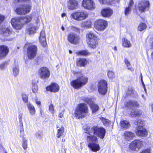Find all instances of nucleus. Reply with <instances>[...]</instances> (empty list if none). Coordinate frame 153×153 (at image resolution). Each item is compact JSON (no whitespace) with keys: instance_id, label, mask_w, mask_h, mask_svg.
<instances>
[{"instance_id":"nucleus-22","label":"nucleus","mask_w":153,"mask_h":153,"mask_svg":"<svg viewBox=\"0 0 153 153\" xmlns=\"http://www.w3.org/2000/svg\"><path fill=\"white\" fill-rule=\"evenodd\" d=\"M137 131L136 133L138 136L146 137L147 134V131L143 127H138Z\"/></svg>"},{"instance_id":"nucleus-8","label":"nucleus","mask_w":153,"mask_h":153,"mask_svg":"<svg viewBox=\"0 0 153 153\" xmlns=\"http://www.w3.org/2000/svg\"><path fill=\"white\" fill-rule=\"evenodd\" d=\"M150 3L148 0H141L139 1L138 9L140 11L143 12L148 10L149 8Z\"/></svg>"},{"instance_id":"nucleus-38","label":"nucleus","mask_w":153,"mask_h":153,"mask_svg":"<svg viewBox=\"0 0 153 153\" xmlns=\"http://www.w3.org/2000/svg\"><path fill=\"white\" fill-rule=\"evenodd\" d=\"M100 119L102 121L104 125L105 126H108L110 124V121L105 118L101 117L100 118Z\"/></svg>"},{"instance_id":"nucleus-26","label":"nucleus","mask_w":153,"mask_h":153,"mask_svg":"<svg viewBox=\"0 0 153 153\" xmlns=\"http://www.w3.org/2000/svg\"><path fill=\"white\" fill-rule=\"evenodd\" d=\"M120 125L121 128L124 130L129 128L130 126L129 122L126 120H121Z\"/></svg>"},{"instance_id":"nucleus-18","label":"nucleus","mask_w":153,"mask_h":153,"mask_svg":"<svg viewBox=\"0 0 153 153\" xmlns=\"http://www.w3.org/2000/svg\"><path fill=\"white\" fill-rule=\"evenodd\" d=\"M139 104L135 100H130L125 103V106L126 107L130 109H133L135 107H138Z\"/></svg>"},{"instance_id":"nucleus-2","label":"nucleus","mask_w":153,"mask_h":153,"mask_svg":"<svg viewBox=\"0 0 153 153\" xmlns=\"http://www.w3.org/2000/svg\"><path fill=\"white\" fill-rule=\"evenodd\" d=\"M88 113V107L86 104L82 103L79 104L74 112V115L77 119L83 118L86 116Z\"/></svg>"},{"instance_id":"nucleus-15","label":"nucleus","mask_w":153,"mask_h":153,"mask_svg":"<svg viewBox=\"0 0 153 153\" xmlns=\"http://www.w3.org/2000/svg\"><path fill=\"white\" fill-rule=\"evenodd\" d=\"M11 23L13 28L16 29H21L22 28L23 24L19 19H13Z\"/></svg>"},{"instance_id":"nucleus-7","label":"nucleus","mask_w":153,"mask_h":153,"mask_svg":"<svg viewBox=\"0 0 153 153\" xmlns=\"http://www.w3.org/2000/svg\"><path fill=\"white\" fill-rule=\"evenodd\" d=\"M107 82L104 80H101L99 82L98 91L100 94L103 95L106 94L107 90Z\"/></svg>"},{"instance_id":"nucleus-57","label":"nucleus","mask_w":153,"mask_h":153,"mask_svg":"<svg viewBox=\"0 0 153 153\" xmlns=\"http://www.w3.org/2000/svg\"><path fill=\"white\" fill-rule=\"evenodd\" d=\"M125 62L126 64V65L127 67H128L130 65V63L127 59H125Z\"/></svg>"},{"instance_id":"nucleus-25","label":"nucleus","mask_w":153,"mask_h":153,"mask_svg":"<svg viewBox=\"0 0 153 153\" xmlns=\"http://www.w3.org/2000/svg\"><path fill=\"white\" fill-rule=\"evenodd\" d=\"M89 47L93 49L95 48L98 45L97 39H95L91 41H88L87 42Z\"/></svg>"},{"instance_id":"nucleus-49","label":"nucleus","mask_w":153,"mask_h":153,"mask_svg":"<svg viewBox=\"0 0 153 153\" xmlns=\"http://www.w3.org/2000/svg\"><path fill=\"white\" fill-rule=\"evenodd\" d=\"M22 98L23 101L25 102H26L28 101V97L25 94H22Z\"/></svg>"},{"instance_id":"nucleus-1","label":"nucleus","mask_w":153,"mask_h":153,"mask_svg":"<svg viewBox=\"0 0 153 153\" xmlns=\"http://www.w3.org/2000/svg\"><path fill=\"white\" fill-rule=\"evenodd\" d=\"M86 135L87 140L88 142V147L91 150L97 152L100 150L99 145L96 143L97 142V138L94 135H96L101 139H103L105 134L106 131L103 127L94 126L91 128L87 127L84 129Z\"/></svg>"},{"instance_id":"nucleus-31","label":"nucleus","mask_w":153,"mask_h":153,"mask_svg":"<svg viewBox=\"0 0 153 153\" xmlns=\"http://www.w3.org/2000/svg\"><path fill=\"white\" fill-rule=\"evenodd\" d=\"M141 111L137 109L135 110H132L131 112V116L132 117H139L141 115Z\"/></svg>"},{"instance_id":"nucleus-33","label":"nucleus","mask_w":153,"mask_h":153,"mask_svg":"<svg viewBox=\"0 0 153 153\" xmlns=\"http://www.w3.org/2000/svg\"><path fill=\"white\" fill-rule=\"evenodd\" d=\"M76 53L79 56H88L90 54V53L88 50H82L77 51L76 52Z\"/></svg>"},{"instance_id":"nucleus-50","label":"nucleus","mask_w":153,"mask_h":153,"mask_svg":"<svg viewBox=\"0 0 153 153\" xmlns=\"http://www.w3.org/2000/svg\"><path fill=\"white\" fill-rule=\"evenodd\" d=\"M20 20L23 25L24 23H27L26 17H21Z\"/></svg>"},{"instance_id":"nucleus-37","label":"nucleus","mask_w":153,"mask_h":153,"mask_svg":"<svg viewBox=\"0 0 153 153\" xmlns=\"http://www.w3.org/2000/svg\"><path fill=\"white\" fill-rule=\"evenodd\" d=\"M90 106L92 109L93 113L96 112L99 109L98 106L97 104L93 103L91 104Z\"/></svg>"},{"instance_id":"nucleus-42","label":"nucleus","mask_w":153,"mask_h":153,"mask_svg":"<svg viewBox=\"0 0 153 153\" xmlns=\"http://www.w3.org/2000/svg\"><path fill=\"white\" fill-rule=\"evenodd\" d=\"M143 123V122L139 120H136L135 122V124L136 125H138V127H142Z\"/></svg>"},{"instance_id":"nucleus-64","label":"nucleus","mask_w":153,"mask_h":153,"mask_svg":"<svg viewBox=\"0 0 153 153\" xmlns=\"http://www.w3.org/2000/svg\"><path fill=\"white\" fill-rule=\"evenodd\" d=\"M62 30H65V29H64V27L63 26H62Z\"/></svg>"},{"instance_id":"nucleus-61","label":"nucleus","mask_w":153,"mask_h":153,"mask_svg":"<svg viewBox=\"0 0 153 153\" xmlns=\"http://www.w3.org/2000/svg\"><path fill=\"white\" fill-rule=\"evenodd\" d=\"M132 92H133L132 91H131L130 92H129V93L127 92V93H126V94H128V95H130V94H132Z\"/></svg>"},{"instance_id":"nucleus-59","label":"nucleus","mask_w":153,"mask_h":153,"mask_svg":"<svg viewBox=\"0 0 153 153\" xmlns=\"http://www.w3.org/2000/svg\"><path fill=\"white\" fill-rule=\"evenodd\" d=\"M63 112L60 113L59 114V117L60 118H62L63 117Z\"/></svg>"},{"instance_id":"nucleus-30","label":"nucleus","mask_w":153,"mask_h":153,"mask_svg":"<svg viewBox=\"0 0 153 153\" xmlns=\"http://www.w3.org/2000/svg\"><path fill=\"white\" fill-rule=\"evenodd\" d=\"M56 127L57 128H58L56 134V136L57 137L59 138L62 135L64 132V128L62 126H61L60 127L58 124L56 125Z\"/></svg>"},{"instance_id":"nucleus-11","label":"nucleus","mask_w":153,"mask_h":153,"mask_svg":"<svg viewBox=\"0 0 153 153\" xmlns=\"http://www.w3.org/2000/svg\"><path fill=\"white\" fill-rule=\"evenodd\" d=\"M37 47L32 45L28 47L27 49V56L28 58L31 59L33 58L36 54Z\"/></svg>"},{"instance_id":"nucleus-35","label":"nucleus","mask_w":153,"mask_h":153,"mask_svg":"<svg viewBox=\"0 0 153 153\" xmlns=\"http://www.w3.org/2000/svg\"><path fill=\"white\" fill-rule=\"evenodd\" d=\"M19 126L20 129V136L21 137H23L24 135V130L23 123H19Z\"/></svg>"},{"instance_id":"nucleus-10","label":"nucleus","mask_w":153,"mask_h":153,"mask_svg":"<svg viewBox=\"0 0 153 153\" xmlns=\"http://www.w3.org/2000/svg\"><path fill=\"white\" fill-rule=\"evenodd\" d=\"M40 77L42 79L48 78L50 76V72L49 69L46 67L41 68L38 71Z\"/></svg>"},{"instance_id":"nucleus-28","label":"nucleus","mask_w":153,"mask_h":153,"mask_svg":"<svg viewBox=\"0 0 153 153\" xmlns=\"http://www.w3.org/2000/svg\"><path fill=\"white\" fill-rule=\"evenodd\" d=\"M122 45L123 47L126 48H129L131 46L130 41L125 38L122 39Z\"/></svg>"},{"instance_id":"nucleus-20","label":"nucleus","mask_w":153,"mask_h":153,"mask_svg":"<svg viewBox=\"0 0 153 153\" xmlns=\"http://www.w3.org/2000/svg\"><path fill=\"white\" fill-rule=\"evenodd\" d=\"M46 90L52 92H56L58 91L59 90L58 85L56 83H53L50 85L46 87Z\"/></svg>"},{"instance_id":"nucleus-46","label":"nucleus","mask_w":153,"mask_h":153,"mask_svg":"<svg viewBox=\"0 0 153 153\" xmlns=\"http://www.w3.org/2000/svg\"><path fill=\"white\" fill-rule=\"evenodd\" d=\"M7 65V63L6 62H4L1 64L0 65V68L1 69H4L5 68Z\"/></svg>"},{"instance_id":"nucleus-53","label":"nucleus","mask_w":153,"mask_h":153,"mask_svg":"<svg viewBox=\"0 0 153 153\" xmlns=\"http://www.w3.org/2000/svg\"><path fill=\"white\" fill-rule=\"evenodd\" d=\"M25 17H26L27 23L30 22L32 19V16L31 15H28Z\"/></svg>"},{"instance_id":"nucleus-55","label":"nucleus","mask_w":153,"mask_h":153,"mask_svg":"<svg viewBox=\"0 0 153 153\" xmlns=\"http://www.w3.org/2000/svg\"><path fill=\"white\" fill-rule=\"evenodd\" d=\"M150 149H147L145 150H143L140 153H150Z\"/></svg>"},{"instance_id":"nucleus-58","label":"nucleus","mask_w":153,"mask_h":153,"mask_svg":"<svg viewBox=\"0 0 153 153\" xmlns=\"http://www.w3.org/2000/svg\"><path fill=\"white\" fill-rule=\"evenodd\" d=\"M36 104L38 105H41V102L40 101H38L37 100H36Z\"/></svg>"},{"instance_id":"nucleus-19","label":"nucleus","mask_w":153,"mask_h":153,"mask_svg":"<svg viewBox=\"0 0 153 153\" xmlns=\"http://www.w3.org/2000/svg\"><path fill=\"white\" fill-rule=\"evenodd\" d=\"M9 30L8 27L2 26L0 27V33L4 37V39L8 40L7 38L9 36Z\"/></svg>"},{"instance_id":"nucleus-23","label":"nucleus","mask_w":153,"mask_h":153,"mask_svg":"<svg viewBox=\"0 0 153 153\" xmlns=\"http://www.w3.org/2000/svg\"><path fill=\"white\" fill-rule=\"evenodd\" d=\"M134 136V134L133 133L126 131L125 132L123 136L124 138L127 140H131Z\"/></svg>"},{"instance_id":"nucleus-12","label":"nucleus","mask_w":153,"mask_h":153,"mask_svg":"<svg viewBox=\"0 0 153 153\" xmlns=\"http://www.w3.org/2000/svg\"><path fill=\"white\" fill-rule=\"evenodd\" d=\"M67 39L68 42L70 43L76 45L79 42V38L76 34L71 33L68 35Z\"/></svg>"},{"instance_id":"nucleus-41","label":"nucleus","mask_w":153,"mask_h":153,"mask_svg":"<svg viewBox=\"0 0 153 153\" xmlns=\"http://www.w3.org/2000/svg\"><path fill=\"white\" fill-rule=\"evenodd\" d=\"M131 10V7H128L125 8L124 13L126 16H128L129 15Z\"/></svg>"},{"instance_id":"nucleus-48","label":"nucleus","mask_w":153,"mask_h":153,"mask_svg":"<svg viewBox=\"0 0 153 153\" xmlns=\"http://www.w3.org/2000/svg\"><path fill=\"white\" fill-rule=\"evenodd\" d=\"M108 76L109 78L111 79L114 76V73L112 71H109L108 73Z\"/></svg>"},{"instance_id":"nucleus-14","label":"nucleus","mask_w":153,"mask_h":153,"mask_svg":"<svg viewBox=\"0 0 153 153\" xmlns=\"http://www.w3.org/2000/svg\"><path fill=\"white\" fill-rule=\"evenodd\" d=\"M142 142L138 140H135L132 141L129 145L130 149L132 150L137 151L142 146Z\"/></svg>"},{"instance_id":"nucleus-6","label":"nucleus","mask_w":153,"mask_h":153,"mask_svg":"<svg viewBox=\"0 0 153 153\" xmlns=\"http://www.w3.org/2000/svg\"><path fill=\"white\" fill-rule=\"evenodd\" d=\"M108 25L107 22L103 19H99L96 21L94 24V27L97 30L103 31L105 30Z\"/></svg>"},{"instance_id":"nucleus-13","label":"nucleus","mask_w":153,"mask_h":153,"mask_svg":"<svg viewBox=\"0 0 153 153\" xmlns=\"http://www.w3.org/2000/svg\"><path fill=\"white\" fill-rule=\"evenodd\" d=\"M38 22H39V21L37 22L36 25L30 24L27 26L26 31L28 34H32L36 32V31L39 28V25L38 24Z\"/></svg>"},{"instance_id":"nucleus-52","label":"nucleus","mask_w":153,"mask_h":153,"mask_svg":"<svg viewBox=\"0 0 153 153\" xmlns=\"http://www.w3.org/2000/svg\"><path fill=\"white\" fill-rule=\"evenodd\" d=\"M85 102L90 105L92 103L91 100L89 98H86L85 100Z\"/></svg>"},{"instance_id":"nucleus-56","label":"nucleus","mask_w":153,"mask_h":153,"mask_svg":"<svg viewBox=\"0 0 153 153\" xmlns=\"http://www.w3.org/2000/svg\"><path fill=\"white\" fill-rule=\"evenodd\" d=\"M133 1L134 0H130L128 4V7H131V8L132 7L134 3Z\"/></svg>"},{"instance_id":"nucleus-60","label":"nucleus","mask_w":153,"mask_h":153,"mask_svg":"<svg viewBox=\"0 0 153 153\" xmlns=\"http://www.w3.org/2000/svg\"><path fill=\"white\" fill-rule=\"evenodd\" d=\"M127 67V68L128 70H130L131 71H134V69L130 67H129V66Z\"/></svg>"},{"instance_id":"nucleus-21","label":"nucleus","mask_w":153,"mask_h":153,"mask_svg":"<svg viewBox=\"0 0 153 153\" xmlns=\"http://www.w3.org/2000/svg\"><path fill=\"white\" fill-rule=\"evenodd\" d=\"M39 41L43 47H45L47 43L45 37V31L44 30H42L40 33Z\"/></svg>"},{"instance_id":"nucleus-43","label":"nucleus","mask_w":153,"mask_h":153,"mask_svg":"<svg viewBox=\"0 0 153 153\" xmlns=\"http://www.w3.org/2000/svg\"><path fill=\"white\" fill-rule=\"evenodd\" d=\"M113 0H99L100 3L102 4H105L106 3L111 4V2Z\"/></svg>"},{"instance_id":"nucleus-16","label":"nucleus","mask_w":153,"mask_h":153,"mask_svg":"<svg viewBox=\"0 0 153 153\" xmlns=\"http://www.w3.org/2000/svg\"><path fill=\"white\" fill-rule=\"evenodd\" d=\"M67 7L71 10H74L78 8V3L76 0H70L68 2Z\"/></svg>"},{"instance_id":"nucleus-24","label":"nucleus","mask_w":153,"mask_h":153,"mask_svg":"<svg viewBox=\"0 0 153 153\" xmlns=\"http://www.w3.org/2000/svg\"><path fill=\"white\" fill-rule=\"evenodd\" d=\"M112 10L109 8L103 9L101 11L102 15L105 17L110 16L112 13Z\"/></svg>"},{"instance_id":"nucleus-45","label":"nucleus","mask_w":153,"mask_h":153,"mask_svg":"<svg viewBox=\"0 0 153 153\" xmlns=\"http://www.w3.org/2000/svg\"><path fill=\"white\" fill-rule=\"evenodd\" d=\"M32 91L34 93H36L37 92L38 90V86L35 83L32 84Z\"/></svg>"},{"instance_id":"nucleus-5","label":"nucleus","mask_w":153,"mask_h":153,"mask_svg":"<svg viewBox=\"0 0 153 153\" xmlns=\"http://www.w3.org/2000/svg\"><path fill=\"white\" fill-rule=\"evenodd\" d=\"M31 5L29 4L18 7L15 10L16 13L20 15H25L30 12Z\"/></svg>"},{"instance_id":"nucleus-34","label":"nucleus","mask_w":153,"mask_h":153,"mask_svg":"<svg viewBox=\"0 0 153 153\" xmlns=\"http://www.w3.org/2000/svg\"><path fill=\"white\" fill-rule=\"evenodd\" d=\"M91 22L89 20L83 22L81 23V26L83 27L88 28L91 27Z\"/></svg>"},{"instance_id":"nucleus-39","label":"nucleus","mask_w":153,"mask_h":153,"mask_svg":"<svg viewBox=\"0 0 153 153\" xmlns=\"http://www.w3.org/2000/svg\"><path fill=\"white\" fill-rule=\"evenodd\" d=\"M22 147L23 149L25 150H27V141L26 139L23 138L22 143Z\"/></svg>"},{"instance_id":"nucleus-40","label":"nucleus","mask_w":153,"mask_h":153,"mask_svg":"<svg viewBox=\"0 0 153 153\" xmlns=\"http://www.w3.org/2000/svg\"><path fill=\"white\" fill-rule=\"evenodd\" d=\"M146 25L144 23H141L138 26V29L140 31H142L146 28Z\"/></svg>"},{"instance_id":"nucleus-63","label":"nucleus","mask_w":153,"mask_h":153,"mask_svg":"<svg viewBox=\"0 0 153 153\" xmlns=\"http://www.w3.org/2000/svg\"><path fill=\"white\" fill-rule=\"evenodd\" d=\"M19 1H29L30 0H18Z\"/></svg>"},{"instance_id":"nucleus-44","label":"nucleus","mask_w":153,"mask_h":153,"mask_svg":"<svg viewBox=\"0 0 153 153\" xmlns=\"http://www.w3.org/2000/svg\"><path fill=\"white\" fill-rule=\"evenodd\" d=\"M49 110L50 112L53 115L54 114V106L53 104H51L49 106Z\"/></svg>"},{"instance_id":"nucleus-3","label":"nucleus","mask_w":153,"mask_h":153,"mask_svg":"<svg viewBox=\"0 0 153 153\" xmlns=\"http://www.w3.org/2000/svg\"><path fill=\"white\" fill-rule=\"evenodd\" d=\"M88 14L86 11L81 10H76L71 15V18L77 21H81L85 19L88 16Z\"/></svg>"},{"instance_id":"nucleus-9","label":"nucleus","mask_w":153,"mask_h":153,"mask_svg":"<svg viewBox=\"0 0 153 153\" xmlns=\"http://www.w3.org/2000/svg\"><path fill=\"white\" fill-rule=\"evenodd\" d=\"M82 4L83 7L87 10H93L96 7L95 3L93 0H83Z\"/></svg>"},{"instance_id":"nucleus-62","label":"nucleus","mask_w":153,"mask_h":153,"mask_svg":"<svg viewBox=\"0 0 153 153\" xmlns=\"http://www.w3.org/2000/svg\"><path fill=\"white\" fill-rule=\"evenodd\" d=\"M66 14L65 13H63L62 14V17H64V16H66Z\"/></svg>"},{"instance_id":"nucleus-51","label":"nucleus","mask_w":153,"mask_h":153,"mask_svg":"<svg viewBox=\"0 0 153 153\" xmlns=\"http://www.w3.org/2000/svg\"><path fill=\"white\" fill-rule=\"evenodd\" d=\"M23 116V114L22 113H20L19 114L18 118L19 120V123H23L22 120V117Z\"/></svg>"},{"instance_id":"nucleus-27","label":"nucleus","mask_w":153,"mask_h":153,"mask_svg":"<svg viewBox=\"0 0 153 153\" xmlns=\"http://www.w3.org/2000/svg\"><path fill=\"white\" fill-rule=\"evenodd\" d=\"M27 107L30 115L32 116L35 115L36 113V110L33 105L30 103H28Z\"/></svg>"},{"instance_id":"nucleus-17","label":"nucleus","mask_w":153,"mask_h":153,"mask_svg":"<svg viewBox=\"0 0 153 153\" xmlns=\"http://www.w3.org/2000/svg\"><path fill=\"white\" fill-rule=\"evenodd\" d=\"M9 52L8 48L5 45L0 46V59L4 58Z\"/></svg>"},{"instance_id":"nucleus-36","label":"nucleus","mask_w":153,"mask_h":153,"mask_svg":"<svg viewBox=\"0 0 153 153\" xmlns=\"http://www.w3.org/2000/svg\"><path fill=\"white\" fill-rule=\"evenodd\" d=\"M13 73L15 76H17L19 73V66L17 65H15L13 67Z\"/></svg>"},{"instance_id":"nucleus-32","label":"nucleus","mask_w":153,"mask_h":153,"mask_svg":"<svg viewBox=\"0 0 153 153\" xmlns=\"http://www.w3.org/2000/svg\"><path fill=\"white\" fill-rule=\"evenodd\" d=\"M86 37L88 39L87 40V42L97 39V36L91 32L88 33L87 34Z\"/></svg>"},{"instance_id":"nucleus-47","label":"nucleus","mask_w":153,"mask_h":153,"mask_svg":"<svg viewBox=\"0 0 153 153\" xmlns=\"http://www.w3.org/2000/svg\"><path fill=\"white\" fill-rule=\"evenodd\" d=\"M42 132L41 131H38L36 133V136L38 139H41L42 138Z\"/></svg>"},{"instance_id":"nucleus-4","label":"nucleus","mask_w":153,"mask_h":153,"mask_svg":"<svg viewBox=\"0 0 153 153\" xmlns=\"http://www.w3.org/2000/svg\"><path fill=\"white\" fill-rule=\"evenodd\" d=\"M88 78L81 76L78 77L77 79L73 80L71 82V85L75 89H78L82 85H85L88 82Z\"/></svg>"},{"instance_id":"nucleus-54","label":"nucleus","mask_w":153,"mask_h":153,"mask_svg":"<svg viewBox=\"0 0 153 153\" xmlns=\"http://www.w3.org/2000/svg\"><path fill=\"white\" fill-rule=\"evenodd\" d=\"M5 19V16L1 15H0V24Z\"/></svg>"},{"instance_id":"nucleus-29","label":"nucleus","mask_w":153,"mask_h":153,"mask_svg":"<svg viewBox=\"0 0 153 153\" xmlns=\"http://www.w3.org/2000/svg\"><path fill=\"white\" fill-rule=\"evenodd\" d=\"M87 63L88 61L85 58H79L77 61V65L80 67L84 66Z\"/></svg>"}]
</instances>
